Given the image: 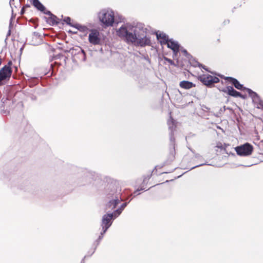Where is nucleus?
I'll return each mask as SVG.
<instances>
[{
    "label": "nucleus",
    "mask_w": 263,
    "mask_h": 263,
    "mask_svg": "<svg viewBox=\"0 0 263 263\" xmlns=\"http://www.w3.org/2000/svg\"><path fill=\"white\" fill-rule=\"evenodd\" d=\"M138 30H139V27L124 24L117 31V34L119 36L126 39L127 42L132 43V41H135L136 38L134 36Z\"/></svg>",
    "instance_id": "obj_1"
},
{
    "label": "nucleus",
    "mask_w": 263,
    "mask_h": 263,
    "mask_svg": "<svg viewBox=\"0 0 263 263\" xmlns=\"http://www.w3.org/2000/svg\"><path fill=\"white\" fill-rule=\"evenodd\" d=\"M158 41L163 48V45H166L167 47L171 49H179L180 46L178 43L173 39H168V37L164 33L158 31L156 32Z\"/></svg>",
    "instance_id": "obj_2"
},
{
    "label": "nucleus",
    "mask_w": 263,
    "mask_h": 263,
    "mask_svg": "<svg viewBox=\"0 0 263 263\" xmlns=\"http://www.w3.org/2000/svg\"><path fill=\"white\" fill-rule=\"evenodd\" d=\"M145 34L146 32L143 29L141 30L139 28V30H138L134 36V38H136L135 41H132V43L142 47L151 45V39L146 36Z\"/></svg>",
    "instance_id": "obj_3"
},
{
    "label": "nucleus",
    "mask_w": 263,
    "mask_h": 263,
    "mask_svg": "<svg viewBox=\"0 0 263 263\" xmlns=\"http://www.w3.org/2000/svg\"><path fill=\"white\" fill-rule=\"evenodd\" d=\"M98 17L101 22L106 26H111L113 25L115 16L113 11L109 9H103L98 14Z\"/></svg>",
    "instance_id": "obj_4"
},
{
    "label": "nucleus",
    "mask_w": 263,
    "mask_h": 263,
    "mask_svg": "<svg viewBox=\"0 0 263 263\" xmlns=\"http://www.w3.org/2000/svg\"><path fill=\"white\" fill-rule=\"evenodd\" d=\"M235 151L237 155L241 156L250 155L253 149V146L248 143L235 147Z\"/></svg>",
    "instance_id": "obj_5"
},
{
    "label": "nucleus",
    "mask_w": 263,
    "mask_h": 263,
    "mask_svg": "<svg viewBox=\"0 0 263 263\" xmlns=\"http://www.w3.org/2000/svg\"><path fill=\"white\" fill-rule=\"evenodd\" d=\"M114 217L113 213L107 214H105L103 217L102 220V227L103 232L101 233V236H99V239H101L103 234L106 232L107 230L110 227L111 225L112 222L111 221Z\"/></svg>",
    "instance_id": "obj_6"
},
{
    "label": "nucleus",
    "mask_w": 263,
    "mask_h": 263,
    "mask_svg": "<svg viewBox=\"0 0 263 263\" xmlns=\"http://www.w3.org/2000/svg\"><path fill=\"white\" fill-rule=\"evenodd\" d=\"M199 80L205 85L211 86L214 83L219 82V79L216 77L209 74H203L199 76Z\"/></svg>",
    "instance_id": "obj_7"
},
{
    "label": "nucleus",
    "mask_w": 263,
    "mask_h": 263,
    "mask_svg": "<svg viewBox=\"0 0 263 263\" xmlns=\"http://www.w3.org/2000/svg\"><path fill=\"white\" fill-rule=\"evenodd\" d=\"M12 69L8 65H5L0 70V85L4 84L6 81L9 79L11 76Z\"/></svg>",
    "instance_id": "obj_8"
},
{
    "label": "nucleus",
    "mask_w": 263,
    "mask_h": 263,
    "mask_svg": "<svg viewBox=\"0 0 263 263\" xmlns=\"http://www.w3.org/2000/svg\"><path fill=\"white\" fill-rule=\"evenodd\" d=\"M247 91L252 97L253 101L255 103H258L257 107L263 109V101L260 99L257 94L250 89H247Z\"/></svg>",
    "instance_id": "obj_9"
},
{
    "label": "nucleus",
    "mask_w": 263,
    "mask_h": 263,
    "mask_svg": "<svg viewBox=\"0 0 263 263\" xmlns=\"http://www.w3.org/2000/svg\"><path fill=\"white\" fill-rule=\"evenodd\" d=\"M75 51L77 52H76L74 53L73 52L71 53L73 61L77 62L79 61H85L86 54L84 50H75Z\"/></svg>",
    "instance_id": "obj_10"
},
{
    "label": "nucleus",
    "mask_w": 263,
    "mask_h": 263,
    "mask_svg": "<svg viewBox=\"0 0 263 263\" xmlns=\"http://www.w3.org/2000/svg\"><path fill=\"white\" fill-rule=\"evenodd\" d=\"M99 33L96 30H93L89 34V41L93 44H98L100 42L99 37Z\"/></svg>",
    "instance_id": "obj_11"
},
{
    "label": "nucleus",
    "mask_w": 263,
    "mask_h": 263,
    "mask_svg": "<svg viewBox=\"0 0 263 263\" xmlns=\"http://www.w3.org/2000/svg\"><path fill=\"white\" fill-rule=\"evenodd\" d=\"M224 92H227L229 95L233 97H241L240 92L235 90L232 86H228L226 88L222 90Z\"/></svg>",
    "instance_id": "obj_12"
},
{
    "label": "nucleus",
    "mask_w": 263,
    "mask_h": 263,
    "mask_svg": "<svg viewBox=\"0 0 263 263\" xmlns=\"http://www.w3.org/2000/svg\"><path fill=\"white\" fill-rule=\"evenodd\" d=\"M221 78H224L225 80H229L234 85L235 87L238 89L241 90L243 88V86L239 83V82L235 79L232 77H224L222 76H219Z\"/></svg>",
    "instance_id": "obj_13"
},
{
    "label": "nucleus",
    "mask_w": 263,
    "mask_h": 263,
    "mask_svg": "<svg viewBox=\"0 0 263 263\" xmlns=\"http://www.w3.org/2000/svg\"><path fill=\"white\" fill-rule=\"evenodd\" d=\"M179 86L182 88L189 89L192 87H195V84L188 81H182L180 82Z\"/></svg>",
    "instance_id": "obj_14"
},
{
    "label": "nucleus",
    "mask_w": 263,
    "mask_h": 263,
    "mask_svg": "<svg viewBox=\"0 0 263 263\" xmlns=\"http://www.w3.org/2000/svg\"><path fill=\"white\" fill-rule=\"evenodd\" d=\"M119 202L120 200L117 197L111 200H110L106 205V210H112L115 209Z\"/></svg>",
    "instance_id": "obj_15"
},
{
    "label": "nucleus",
    "mask_w": 263,
    "mask_h": 263,
    "mask_svg": "<svg viewBox=\"0 0 263 263\" xmlns=\"http://www.w3.org/2000/svg\"><path fill=\"white\" fill-rule=\"evenodd\" d=\"M167 124L169 128L171 130V136H170V140L171 141L174 142V138L173 136V128L174 126H176L175 122L173 119L170 117V119L167 121Z\"/></svg>",
    "instance_id": "obj_16"
},
{
    "label": "nucleus",
    "mask_w": 263,
    "mask_h": 263,
    "mask_svg": "<svg viewBox=\"0 0 263 263\" xmlns=\"http://www.w3.org/2000/svg\"><path fill=\"white\" fill-rule=\"evenodd\" d=\"M32 4L39 10L41 11H44L45 10V7L39 0H32Z\"/></svg>",
    "instance_id": "obj_17"
},
{
    "label": "nucleus",
    "mask_w": 263,
    "mask_h": 263,
    "mask_svg": "<svg viewBox=\"0 0 263 263\" xmlns=\"http://www.w3.org/2000/svg\"><path fill=\"white\" fill-rule=\"evenodd\" d=\"M73 27L76 28L78 30L81 31L84 33H87L88 28L85 26H83L80 24H76L75 26H73Z\"/></svg>",
    "instance_id": "obj_18"
},
{
    "label": "nucleus",
    "mask_w": 263,
    "mask_h": 263,
    "mask_svg": "<svg viewBox=\"0 0 263 263\" xmlns=\"http://www.w3.org/2000/svg\"><path fill=\"white\" fill-rule=\"evenodd\" d=\"M48 22L49 23H51L52 25L58 23V22L57 21V17L53 14L50 16V17L48 18Z\"/></svg>",
    "instance_id": "obj_19"
},
{
    "label": "nucleus",
    "mask_w": 263,
    "mask_h": 263,
    "mask_svg": "<svg viewBox=\"0 0 263 263\" xmlns=\"http://www.w3.org/2000/svg\"><path fill=\"white\" fill-rule=\"evenodd\" d=\"M122 211V209H120V208L117 209L115 211L114 213H113L114 216H115V217L118 216L121 213Z\"/></svg>",
    "instance_id": "obj_20"
},
{
    "label": "nucleus",
    "mask_w": 263,
    "mask_h": 263,
    "mask_svg": "<svg viewBox=\"0 0 263 263\" xmlns=\"http://www.w3.org/2000/svg\"><path fill=\"white\" fill-rule=\"evenodd\" d=\"M71 19L69 17H65L64 19V21L66 22L67 24L73 27V26H75V25H72L70 23Z\"/></svg>",
    "instance_id": "obj_21"
},
{
    "label": "nucleus",
    "mask_w": 263,
    "mask_h": 263,
    "mask_svg": "<svg viewBox=\"0 0 263 263\" xmlns=\"http://www.w3.org/2000/svg\"><path fill=\"white\" fill-rule=\"evenodd\" d=\"M194 66H195L201 67L203 69H205L206 71L210 72L207 68H206L205 66L202 65V64H200L199 62H197L196 64Z\"/></svg>",
    "instance_id": "obj_22"
},
{
    "label": "nucleus",
    "mask_w": 263,
    "mask_h": 263,
    "mask_svg": "<svg viewBox=\"0 0 263 263\" xmlns=\"http://www.w3.org/2000/svg\"><path fill=\"white\" fill-rule=\"evenodd\" d=\"M43 12H44V13L45 14H48V15H49V16H50L51 15H52V13H51L49 11L46 10L45 9V10H44Z\"/></svg>",
    "instance_id": "obj_23"
},
{
    "label": "nucleus",
    "mask_w": 263,
    "mask_h": 263,
    "mask_svg": "<svg viewBox=\"0 0 263 263\" xmlns=\"http://www.w3.org/2000/svg\"><path fill=\"white\" fill-rule=\"evenodd\" d=\"M127 206V203H123L120 207V209H122V211L123 209Z\"/></svg>",
    "instance_id": "obj_24"
},
{
    "label": "nucleus",
    "mask_w": 263,
    "mask_h": 263,
    "mask_svg": "<svg viewBox=\"0 0 263 263\" xmlns=\"http://www.w3.org/2000/svg\"><path fill=\"white\" fill-rule=\"evenodd\" d=\"M60 56H61V55H60V54H58V55H57L55 56V57H54V59H60Z\"/></svg>",
    "instance_id": "obj_25"
},
{
    "label": "nucleus",
    "mask_w": 263,
    "mask_h": 263,
    "mask_svg": "<svg viewBox=\"0 0 263 263\" xmlns=\"http://www.w3.org/2000/svg\"><path fill=\"white\" fill-rule=\"evenodd\" d=\"M183 54L186 55L187 54V50H182Z\"/></svg>",
    "instance_id": "obj_26"
},
{
    "label": "nucleus",
    "mask_w": 263,
    "mask_h": 263,
    "mask_svg": "<svg viewBox=\"0 0 263 263\" xmlns=\"http://www.w3.org/2000/svg\"><path fill=\"white\" fill-rule=\"evenodd\" d=\"M69 32H72V33H77V31H70V30H69Z\"/></svg>",
    "instance_id": "obj_27"
},
{
    "label": "nucleus",
    "mask_w": 263,
    "mask_h": 263,
    "mask_svg": "<svg viewBox=\"0 0 263 263\" xmlns=\"http://www.w3.org/2000/svg\"><path fill=\"white\" fill-rule=\"evenodd\" d=\"M203 165V164H199V165H197V166H195V167H192V168H195V167H198V166H201V165Z\"/></svg>",
    "instance_id": "obj_28"
},
{
    "label": "nucleus",
    "mask_w": 263,
    "mask_h": 263,
    "mask_svg": "<svg viewBox=\"0 0 263 263\" xmlns=\"http://www.w3.org/2000/svg\"><path fill=\"white\" fill-rule=\"evenodd\" d=\"M179 50H174L173 51L174 52V53L176 54L177 53V51H178Z\"/></svg>",
    "instance_id": "obj_29"
},
{
    "label": "nucleus",
    "mask_w": 263,
    "mask_h": 263,
    "mask_svg": "<svg viewBox=\"0 0 263 263\" xmlns=\"http://www.w3.org/2000/svg\"><path fill=\"white\" fill-rule=\"evenodd\" d=\"M8 35H10V30H9L8 32Z\"/></svg>",
    "instance_id": "obj_30"
},
{
    "label": "nucleus",
    "mask_w": 263,
    "mask_h": 263,
    "mask_svg": "<svg viewBox=\"0 0 263 263\" xmlns=\"http://www.w3.org/2000/svg\"><path fill=\"white\" fill-rule=\"evenodd\" d=\"M1 63H2V58L0 57V65H1Z\"/></svg>",
    "instance_id": "obj_31"
},
{
    "label": "nucleus",
    "mask_w": 263,
    "mask_h": 263,
    "mask_svg": "<svg viewBox=\"0 0 263 263\" xmlns=\"http://www.w3.org/2000/svg\"><path fill=\"white\" fill-rule=\"evenodd\" d=\"M165 60H167L168 62H171L172 61L171 60H168L167 59H165Z\"/></svg>",
    "instance_id": "obj_32"
}]
</instances>
